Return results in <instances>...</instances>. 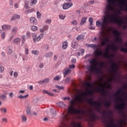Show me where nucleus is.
I'll use <instances>...</instances> for the list:
<instances>
[{"instance_id":"obj_57","label":"nucleus","mask_w":127,"mask_h":127,"mask_svg":"<svg viewBox=\"0 0 127 127\" xmlns=\"http://www.w3.org/2000/svg\"><path fill=\"white\" fill-rule=\"evenodd\" d=\"M61 77L59 76H56L54 78V81H59V80H60Z\"/></svg>"},{"instance_id":"obj_40","label":"nucleus","mask_w":127,"mask_h":127,"mask_svg":"<svg viewBox=\"0 0 127 127\" xmlns=\"http://www.w3.org/2000/svg\"><path fill=\"white\" fill-rule=\"evenodd\" d=\"M33 11H34V8H32L30 10L24 11V12L25 13H26V14H28V13H30Z\"/></svg>"},{"instance_id":"obj_20","label":"nucleus","mask_w":127,"mask_h":127,"mask_svg":"<svg viewBox=\"0 0 127 127\" xmlns=\"http://www.w3.org/2000/svg\"><path fill=\"white\" fill-rule=\"evenodd\" d=\"M18 18H20V16L19 15L14 14L12 16L10 20L11 21H14V20H15L16 19H18Z\"/></svg>"},{"instance_id":"obj_9","label":"nucleus","mask_w":127,"mask_h":127,"mask_svg":"<svg viewBox=\"0 0 127 127\" xmlns=\"http://www.w3.org/2000/svg\"><path fill=\"white\" fill-rule=\"evenodd\" d=\"M125 107H126V103L125 101L121 102L120 104H117L115 105V108L116 110L121 111H122L123 110H124Z\"/></svg>"},{"instance_id":"obj_31","label":"nucleus","mask_w":127,"mask_h":127,"mask_svg":"<svg viewBox=\"0 0 127 127\" xmlns=\"http://www.w3.org/2000/svg\"><path fill=\"white\" fill-rule=\"evenodd\" d=\"M38 0H30V5L34 6L37 3Z\"/></svg>"},{"instance_id":"obj_11","label":"nucleus","mask_w":127,"mask_h":127,"mask_svg":"<svg viewBox=\"0 0 127 127\" xmlns=\"http://www.w3.org/2000/svg\"><path fill=\"white\" fill-rule=\"evenodd\" d=\"M124 88L125 87H121V88L118 89L116 91V92L113 94V96H114L115 97H118V96L121 95V94H125V93H126V91H125Z\"/></svg>"},{"instance_id":"obj_33","label":"nucleus","mask_w":127,"mask_h":127,"mask_svg":"<svg viewBox=\"0 0 127 127\" xmlns=\"http://www.w3.org/2000/svg\"><path fill=\"white\" fill-rule=\"evenodd\" d=\"M21 118L22 120V123H26L27 121V118L25 115H22Z\"/></svg>"},{"instance_id":"obj_34","label":"nucleus","mask_w":127,"mask_h":127,"mask_svg":"<svg viewBox=\"0 0 127 127\" xmlns=\"http://www.w3.org/2000/svg\"><path fill=\"white\" fill-rule=\"evenodd\" d=\"M29 95L28 94H26L24 96H22L21 95H20L19 96H17L18 99H26V98H27L28 97Z\"/></svg>"},{"instance_id":"obj_29","label":"nucleus","mask_w":127,"mask_h":127,"mask_svg":"<svg viewBox=\"0 0 127 127\" xmlns=\"http://www.w3.org/2000/svg\"><path fill=\"white\" fill-rule=\"evenodd\" d=\"M30 22L31 23H32L33 24H36V22H37V20L35 18L32 17L30 18Z\"/></svg>"},{"instance_id":"obj_38","label":"nucleus","mask_w":127,"mask_h":127,"mask_svg":"<svg viewBox=\"0 0 127 127\" xmlns=\"http://www.w3.org/2000/svg\"><path fill=\"white\" fill-rule=\"evenodd\" d=\"M11 31L14 34H16V33L17 32V27H15L12 28Z\"/></svg>"},{"instance_id":"obj_37","label":"nucleus","mask_w":127,"mask_h":127,"mask_svg":"<svg viewBox=\"0 0 127 127\" xmlns=\"http://www.w3.org/2000/svg\"><path fill=\"white\" fill-rule=\"evenodd\" d=\"M84 37H85V36L83 35H79L77 38L76 39L77 40H82V39H84Z\"/></svg>"},{"instance_id":"obj_52","label":"nucleus","mask_w":127,"mask_h":127,"mask_svg":"<svg viewBox=\"0 0 127 127\" xmlns=\"http://www.w3.org/2000/svg\"><path fill=\"white\" fill-rule=\"evenodd\" d=\"M1 38L2 40H4V38H5V32H3L1 34Z\"/></svg>"},{"instance_id":"obj_53","label":"nucleus","mask_w":127,"mask_h":127,"mask_svg":"<svg viewBox=\"0 0 127 127\" xmlns=\"http://www.w3.org/2000/svg\"><path fill=\"white\" fill-rule=\"evenodd\" d=\"M103 40H104L106 43H108V42H109L110 39L109 38V37H105Z\"/></svg>"},{"instance_id":"obj_42","label":"nucleus","mask_w":127,"mask_h":127,"mask_svg":"<svg viewBox=\"0 0 127 127\" xmlns=\"http://www.w3.org/2000/svg\"><path fill=\"white\" fill-rule=\"evenodd\" d=\"M78 46V43L76 41H74L72 43V47L73 48H76Z\"/></svg>"},{"instance_id":"obj_14","label":"nucleus","mask_w":127,"mask_h":127,"mask_svg":"<svg viewBox=\"0 0 127 127\" xmlns=\"http://www.w3.org/2000/svg\"><path fill=\"white\" fill-rule=\"evenodd\" d=\"M94 54L95 56H103L104 57V53H103V51L100 50L99 51V49H96L94 51Z\"/></svg>"},{"instance_id":"obj_5","label":"nucleus","mask_w":127,"mask_h":127,"mask_svg":"<svg viewBox=\"0 0 127 127\" xmlns=\"http://www.w3.org/2000/svg\"><path fill=\"white\" fill-rule=\"evenodd\" d=\"M111 64L110 65L111 71L114 75H116L118 73V70H119V65L117 63L114 62L112 60L109 62Z\"/></svg>"},{"instance_id":"obj_15","label":"nucleus","mask_w":127,"mask_h":127,"mask_svg":"<svg viewBox=\"0 0 127 127\" xmlns=\"http://www.w3.org/2000/svg\"><path fill=\"white\" fill-rule=\"evenodd\" d=\"M1 28L2 30L5 31V30H10L11 29V25H3L1 26Z\"/></svg>"},{"instance_id":"obj_59","label":"nucleus","mask_w":127,"mask_h":127,"mask_svg":"<svg viewBox=\"0 0 127 127\" xmlns=\"http://www.w3.org/2000/svg\"><path fill=\"white\" fill-rule=\"evenodd\" d=\"M43 28L45 31H47V30H48L49 26L47 25H45L43 27Z\"/></svg>"},{"instance_id":"obj_49","label":"nucleus","mask_w":127,"mask_h":127,"mask_svg":"<svg viewBox=\"0 0 127 127\" xmlns=\"http://www.w3.org/2000/svg\"><path fill=\"white\" fill-rule=\"evenodd\" d=\"M71 24L73 25H78V23L77 22V20H73L71 22Z\"/></svg>"},{"instance_id":"obj_47","label":"nucleus","mask_w":127,"mask_h":127,"mask_svg":"<svg viewBox=\"0 0 127 127\" xmlns=\"http://www.w3.org/2000/svg\"><path fill=\"white\" fill-rule=\"evenodd\" d=\"M19 41H20V38H16L14 39L13 40L14 43H18V42H19Z\"/></svg>"},{"instance_id":"obj_64","label":"nucleus","mask_w":127,"mask_h":127,"mask_svg":"<svg viewBox=\"0 0 127 127\" xmlns=\"http://www.w3.org/2000/svg\"><path fill=\"white\" fill-rule=\"evenodd\" d=\"M30 36H31V35H30V32H27L26 33V37H28V38H30Z\"/></svg>"},{"instance_id":"obj_2","label":"nucleus","mask_w":127,"mask_h":127,"mask_svg":"<svg viewBox=\"0 0 127 127\" xmlns=\"http://www.w3.org/2000/svg\"><path fill=\"white\" fill-rule=\"evenodd\" d=\"M84 98H87V93L82 92L81 96H77L75 98L71 100L69 103L71 106H69L67 109V114L64 115L63 114L62 119L63 121H69L71 119V115H81L85 114V110L76 109L74 108L75 106H78V104H81L84 102Z\"/></svg>"},{"instance_id":"obj_36","label":"nucleus","mask_w":127,"mask_h":127,"mask_svg":"<svg viewBox=\"0 0 127 127\" xmlns=\"http://www.w3.org/2000/svg\"><path fill=\"white\" fill-rule=\"evenodd\" d=\"M86 87H88V88H93L94 84L91 83V82H87L86 83Z\"/></svg>"},{"instance_id":"obj_7","label":"nucleus","mask_w":127,"mask_h":127,"mask_svg":"<svg viewBox=\"0 0 127 127\" xmlns=\"http://www.w3.org/2000/svg\"><path fill=\"white\" fill-rule=\"evenodd\" d=\"M44 36V33H43L40 34L38 36H37V35L35 33L32 34L33 41L35 43L37 42V41H39L40 39H42Z\"/></svg>"},{"instance_id":"obj_63","label":"nucleus","mask_w":127,"mask_h":127,"mask_svg":"<svg viewBox=\"0 0 127 127\" xmlns=\"http://www.w3.org/2000/svg\"><path fill=\"white\" fill-rule=\"evenodd\" d=\"M87 95H92L93 94V90H89L87 92Z\"/></svg>"},{"instance_id":"obj_26","label":"nucleus","mask_w":127,"mask_h":127,"mask_svg":"<svg viewBox=\"0 0 127 127\" xmlns=\"http://www.w3.org/2000/svg\"><path fill=\"white\" fill-rule=\"evenodd\" d=\"M68 47V42L65 41L62 44V49L65 50Z\"/></svg>"},{"instance_id":"obj_41","label":"nucleus","mask_w":127,"mask_h":127,"mask_svg":"<svg viewBox=\"0 0 127 127\" xmlns=\"http://www.w3.org/2000/svg\"><path fill=\"white\" fill-rule=\"evenodd\" d=\"M114 56H115L113 54L111 55V54H108L106 56H104V57H104V58L109 59V58H112V57H114Z\"/></svg>"},{"instance_id":"obj_25","label":"nucleus","mask_w":127,"mask_h":127,"mask_svg":"<svg viewBox=\"0 0 127 127\" xmlns=\"http://www.w3.org/2000/svg\"><path fill=\"white\" fill-rule=\"evenodd\" d=\"M57 105L60 107V108H64L65 107H66V104L65 103H63V102H60L57 103Z\"/></svg>"},{"instance_id":"obj_61","label":"nucleus","mask_w":127,"mask_h":127,"mask_svg":"<svg viewBox=\"0 0 127 127\" xmlns=\"http://www.w3.org/2000/svg\"><path fill=\"white\" fill-rule=\"evenodd\" d=\"M56 88L59 89V90H63L64 89V87L60 86L59 85H56Z\"/></svg>"},{"instance_id":"obj_45","label":"nucleus","mask_w":127,"mask_h":127,"mask_svg":"<svg viewBox=\"0 0 127 127\" xmlns=\"http://www.w3.org/2000/svg\"><path fill=\"white\" fill-rule=\"evenodd\" d=\"M0 111L1 113H4V114L6 113V108H0Z\"/></svg>"},{"instance_id":"obj_16","label":"nucleus","mask_w":127,"mask_h":127,"mask_svg":"<svg viewBox=\"0 0 127 127\" xmlns=\"http://www.w3.org/2000/svg\"><path fill=\"white\" fill-rule=\"evenodd\" d=\"M86 47H88V48H92V49H98V47H97V45L93 44H86Z\"/></svg>"},{"instance_id":"obj_6","label":"nucleus","mask_w":127,"mask_h":127,"mask_svg":"<svg viewBox=\"0 0 127 127\" xmlns=\"http://www.w3.org/2000/svg\"><path fill=\"white\" fill-rule=\"evenodd\" d=\"M113 33L115 36V41L119 44H122V42H123V40L120 35H121V32L120 31L114 30L113 31Z\"/></svg>"},{"instance_id":"obj_30","label":"nucleus","mask_w":127,"mask_h":127,"mask_svg":"<svg viewBox=\"0 0 127 127\" xmlns=\"http://www.w3.org/2000/svg\"><path fill=\"white\" fill-rule=\"evenodd\" d=\"M71 70L67 67L66 69H64V77H66V75H67V74H68V73H70Z\"/></svg>"},{"instance_id":"obj_23","label":"nucleus","mask_w":127,"mask_h":127,"mask_svg":"<svg viewBox=\"0 0 127 127\" xmlns=\"http://www.w3.org/2000/svg\"><path fill=\"white\" fill-rule=\"evenodd\" d=\"M7 48H8V52H7L8 55H11L12 53H13V51L12 50V47L10 46H9Z\"/></svg>"},{"instance_id":"obj_4","label":"nucleus","mask_w":127,"mask_h":127,"mask_svg":"<svg viewBox=\"0 0 127 127\" xmlns=\"http://www.w3.org/2000/svg\"><path fill=\"white\" fill-rule=\"evenodd\" d=\"M87 103L91 105V106H93L94 107L95 109L98 113H101V108H102V105L101 104V102H99L98 101H93V99H87Z\"/></svg>"},{"instance_id":"obj_24","label":"nucleus","mask_w":127,"mask_h":127,"mask_svg":"<svg viewBox=\"0 0 127 127\" xmlns=\"http://www.w3.org/2000/svg\"><path fill=\"white\" fill-rule=\"evenodd\" d=\"M110 49H111L110 48V47H109L108 45V46L106 48L105 53H103V57L109 54V53L110 52Z\"/></svg>"},{"instance_id":"obj_58","label":"nucleus","mask_w":127,"mask_h":127,"mask_svg":"<svg viewBox=\"0 0 127 127\" xmlns=\"http://www.w3.org/2000/svg\"><path fill=\"white\" fill-rule=\"evenodd\" d=\"M22 38V44H24V42H25V35H23L21 37Z\"/></svg>"},{"instance_id":"obj_54","label":"nucleus","mask_w":127,"mask_h":127,"mask_svg":"<svg viewBox=\"0 0 127 127\" xmlns=\"http://www.w3.org/2000/svg\"><path fill=\"white\" fill-rule=\"evenodd\" d=\"M0 98L1 99V100H5V99H6V95L4 94H2L0 95Z\"/></svg>"},{"instance_id":"obj_46","label":"nucleus","mask_w":127,"mask_h":127,"mask_svg":"<svg viewBox=\"0 0 127 127\" xmlns=\"http://www.w3.org/2000/svg\"><path fill=\"white\" fill-rule=\"evenodd\" d=\"M71 77H66L65 79H64V82L65 84H68L69 82L70 81Z\"/></svg>"},{"instance_id":"obj_22","label":"nucleus","mask_w":127,"mask_h":127,"mask_svg":"<svg viewBox=\"0 0 127 127\" xmlns=\"http://www.w3.org/2000/svg\"><path fill=\"white\" fill-rule=\"evenodd\" d=\"M31 107L29 105H28L26 107V113L27 115H30Z\"/></svg>"},{"instance_id":"obj_18","label":"nucleus","mask_w":127,"mask_h":127,"mask_svg":"<svg viewBox=\"0 0 127 127\" xmlns=\"http://www.w3.org/2000/svg\"><path fill=\"white\" fill-rule=\"evenodd\" d=\"M105 37H106V34L105 33L104 30L100 31V36H99V39L100 40H103Z\"/></svg>"},{"instance_id":"obj_32","label":"nucleus","mask_w":127,"mask_h":127,"mask_svg":"<svg viewBox=\"0 0 127 127\" xmlns=\"http://www.w3.org/2000/svg\"><path fill=\"white\" fill-rule=\"evenodd\" d=\"M119 97L118 98L115 100V102H120V103H122L123 102H124V98L123 97H121V95H118Z\"/></svg>"},{"instance_id":"obj_48","label":"nucleus","mask_w":127,"mask_h":127,"mask_svg":"<svg viewBox=\"0 0 127 127\" xmlns=\"http://www.w3.org/2000/svg\"><path fill=\"white\" fill-rule=\"evenodd\" d=\"M4 71V67L0 64V72L3 73Z\"/></svg>"},{"instance_id":"obj_21","label":"nucleus","mask_w":127,"mask_h":127,"mask_svg":"<svg viewBox=\"0 0 127 127\" xmlns=\"http://www.w3.org/2000/svg\"><path fill=\"white\" fill-rule=\"evenodd\" d=\"M109 47L110 49H112L114 51H117L118 49H119V47L115 46L113 44V45H109Z\"/></svg>"},{"instance_id":"obj_43","label":"nucleus","mask_w":127,"mask_h":127,"mask_svg":"<svg viewBox=\"0 0 127 127\" xmlns=\"http://www.w3.org/2000/svg\"><path fill=\"white\" fill-rule=\"evenodd\" d=\"M43 81L44 82V84H47L49 83V81H50V79H49V78H47L44 79Z\"/></svg>"},{"instance_id":"obj_10","label":"nucleus","mask_w":127,"mask_h":127,"mask_svg":"<svg viewBox=\"0 0 127 127\" xmlns=\"http://www.w3.org/2000/svg\"><path fill=\"white\" fill-rule=\"evenodd\" d=\"M88 115L89 119H90V121H91V122H95V121H96V120L98 119V117L97 116V115H96V114H95V113L92 110H90L89 111Z\"/></svg>"},{"instance_id":"obj_55","label":"nucleus","mask_w":127,"mask_h":127,"mask_svg":"<svg viewBox=\"0 0 127 127\" xmlns=\"http://www.w3.org/2000/svg\"><path fill=\"white\" fill-rule=\"evenodd\" d=\"M99 65V66H100V67H102L103 68H106V66H105V63L104 62L100 63Z\"/></svg>"},{"instance_id":"obj_44","label":"nucleus","mask_w":127,"mask_h":127,"mask_svg":"<svg viewBox=\"0 0 127 127\" xmlns=\"http://www.w3.org/2000/svg\"><path fill=\"white\" fill-rule=\"evenodd\" d=\"M31 30H32V31H37V30H38V27H37V26H33L31 27Z\"/></svg>"},{"instance_id":"obj_35","label":"nucleus","mask_w":127,"mask_h":127,"mask_svg":"<svg viewBox=\"0 0 127 127\" xmlns=\"http://www.w3.org/2000/svg\"><path fill=\"white\" fill-rule=\"evenodd\" d=\"M51 115L53 118L55 117V116L57 115V114H56V111L54 110V109H52Z\"/></svg>"},{"instance_id":"obj_12","label":"nucleus","mask_w":127,"mask_h":127,"mask_svg":"<svg viewBox=\"0 0 127 127\" xmlns=\"http://www.w3.org/2000/svg\"><path fill=\"white\" fill-rule=\"evenodd\" d=\"M71 6H73V3L72 2H65L63 5V9L66 10L70 8Z\"/></svg>"},{"instance_id":"obj_1","label":"nucleus","mask_w":127,"mask_h":127,"mask_svg":"<svg viewBox=\"0 0 127 127\" xmlns=\"http://www.w3.org/2000/svg\"><path fill=\"white\" fill-rule=\"evenodd\" d=\"M107 1L108 3L105 7L103 21L97 20L96 22V26L101 27L102 29H105L110 23H116L120 25L124 23V21L122 19L117 17V14H111V11L114 10L113 4H116V0H107Z\"/></svg>"},{"instance_id":"obj_50","label":"nucleus","mask_w":127,"mask_h":127,"mask_svg":"<svg viewBox=\"0 0 127 127\" xmlns=\"http://www.w3.org/2000/svg\"><path fill=\"white\" fill-rule=\"evenodd\" d=\"M121 48V51H122V52H125V53H127V48L125 49L124 47H120Z\"/></svg>"},{"instance_id":"obj_19","label":"nucleus","mask_w":127,"mask_h":127,"mask_svg":"<svg viewBox=\"0 0 127 127\" xmlns=\"http://www.w3.org/2000/svg\"><path fill=\"white\" fill-rule=\"evenodd\" d=\"M104 106L106 108H110L111 105H112L111 101H105L104 103Z\"/></svg>"},{"instance_id":"obj_28","label":"nucleus","mask_w":127,"mask_h":127,"mask_svg":"<svg viewBox=\"0 0 127 127\" xmlns=\"http://www.w3.org/2000/svg\"><path fill=\"white\" fill-rule=\"evenodd\" d=\"M52 55H53V52H49L45 55V57H46V58H50Z\"/></svg>"},{"instance_id":"obj_62","label":"nucleus","mask_w":127,"mask_h":127,"mask_svg":"<svg viewBox=\"0 0 127 127\" xmlns=\"http://www.w3.org/2000/svg\"><path fill=\"white\" fill-rule=\"evenodd\" d=\"M9 97L10 98V99H12L13 97V92H10L8 94Z\"/></svg>"},{"instance_id":"obj_56","label":"nucleus","mask_w":127,"mask_h":127,"mask_svg":"<svg viewBox=\"0 0 127 127\" xmlns=\"http://www.w3.org/2000/svg\"><path fill=\"white\" fill-rule=\"evenodd\" d=\"M37 17L39 19L40 18H41V13H40V12H39V11H37Z\"/></svg>"},{"instance_id":"obj_51","label":"nucleus","mask_w":127,"mask_h":127,"mask_svg":"<svg viewBox=\"0 0 127 127\" xmlns=\"http://www.w3.org/2000/svg\"><path fill=\"white\" fill-rule=\"evenodd\" d=\"M112 115H113V112L112 111L110 110L109 112H107L108 118H111V116Z\"/></svg>"},{"instance_id":"obj_13","label":"nucleus","mask_w":127,"mask_h":127,"mask_svg":"<svg viewBox=\"0 0 127 127\" xmlns=\"http://www.w3.org/2000/svg\"><path fill=\"white\" fill-rule=\"evenodd\" d=\"M109 119H110V122L111 123H112L111 124H109L108 125L107 127H123V126H122V125H120L118 127H117V125L115 124V120L113 118H112V117H109Z\"/></svg>"},{"instance_id":"obj_8","label":"nucleus","mask_w":127,"mask_h":127,"mask_svg":"<svg viewBox=\"0 0 127 127\" xmlns=\"http://www.w3.org/2000/svg\"><path fill=\"white\" fill-rule=\"evenodd\" d=\"M94 91L97 93L100 92L102 95H104V96H108V91H107L103 87H97L94 89Z\"/></svg>"},{"instance_id":"obj_27","label":"nucleus","mask_w":127,"mask_h":127,"mask_svg":"<svg viewBox=\"0 0 127 127\" xmlns=\"http://www.w3.org/2000/svg\"><path fill=\"white\" fill-rule=\"evenodd\" d=\"M87 17H83L81 20V22L79 23V25H83L84 24L86 23V20H87Z\"/></svg>"},{"instance_id":"obj_39","label":"nucleus","mask_w":127,"mask_h":127,"mask_svg":"<svg viewBox=\"0 0 127 127\" xmlns=\"http://www.w3.org/2000/svg\"><path fill=\"white\" fill-rule=\"evenodd\" d=\"M31 53L34 55H38L39 54V51L38 50H33L31 51Z\"/></svg>"},{"instance_id":"obj_60","label":"nucleus","mask_w":127,"mask_h":127,"mask_svg":"<svg viewBox=\"0 0 127 127\" xmlns=\"http://www.w3.org/2000/svg\"><path fill=\"white\" fill-rule=\"evenodd\" d=\"M59 17H60V19H62L63 20H64V19H65V17H66V16H64L62 14H60Z\"/></svg>"},{"instance_id":"obj_3","label":"nucleus","mask_w":127,"mask_h":127,"mask_svg":"<svg viewBox=\"0 0 127 127\" xmlns=\"http://www.w3.org/2000/svg\"><path fill=\"white\" fill-rule=\"evenodd\" d=\"M88 62L91 65L87 67L88 70H89L90 72L95 71L96 73H100V68L97 67V64H98L97 60L95 59H91L88 60Z\"/></svg>"},{"instance_id":"obj_17","label":"nucleus","mask_w":127,"mask_h":127,"mask_svg":"<svg viewBox=\"0 0 127 127\" xmlns=\"http://www.w3.org/2000/svg\"><path fill=\"white\" fill-rule=\"evenodd\" d=\"M88 20L89 21V25L90 26H91L89 28V29H90L91 30H94L95 29V27H92L93 26V18H89Z\"/></svg>"}]
</instances>
